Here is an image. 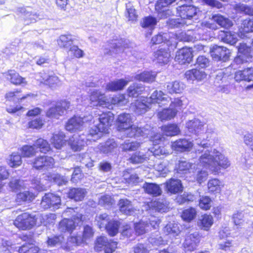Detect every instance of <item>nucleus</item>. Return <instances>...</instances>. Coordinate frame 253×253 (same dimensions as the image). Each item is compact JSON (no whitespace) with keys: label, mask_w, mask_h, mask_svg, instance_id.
<instances>
[{"label":"nucleus","mask_w":253,"mask_h":253,"mask_svg":"<svg viewBox=\"0 0 253 253\" xmlns=\"http://www.w3.org/2000/svg\"><path fill=\"white\" fill-rule=\"evenodd\" d=\"M96 219L99 228H105L111 236H114L118 233L120 226L119 222L111 220L106 213L100 214L96 217Z\"/></svg>","instance_id":"f257e3e1"},{"label":"nucleus","mask_w":253,"mask_h":253,"mask_svg":"<svg viewBox=\"0 0 253 253\" xmlns=\"http://www.w3.org/2000/svg\"><path fill=\"white\" fill-rule=\"evenodd\" d=\"M93 119V118L91 115L84 118L74 116L69 119L67 122L65 126L66 129L71 132L81 130L85 123H87L88 121H91Z\"/></svg>","instance_id":"f03ea898"},{"label":"nucleus","mask_w":253,"mask_h":253,"mask_svg":"<svg viewBox=\"0 0 253 253\" xmlns=\"http://www.w3.org/2000/svg\"><path fill=\"white\" fill-rule=\"evenodd\" d=\"M125 134L128 137L138 138L139 137H147L150 133V126L146 125L144 127H141L134 125H131L123 131Z\"/></svg>","instance_id":"7ed1b4c3"},{"label":"nucleus","mask_w":253,"mask_h":253,"mask_svg":"<svg viewBox=\"0 0 253 253\" xmlns=\"http://www.w3.org/2000/svg\"><path fill=\"white\" fill-rule=\"evenodd\" d=\"M54 160L48 156H40L36 157L32 162L33 168L38 170H47L53 167Z\"/></svg>","instance_id":"20e7f679"},{"label":"nucleus","mask_w":253,"mask_h":253,"mask_svg":"<svg viewBox=\"0 0 253 253\" xmlns=\"http://www.w3.org/2000/svg\"><path fill=\"white\" fill-rule=\"evenodd\" d=\"M117 246V242H109L107 237L101 236L97 239L94 249L97 252L104 251L105 253H113Z\"/></svg>","instance_id":"39448f33"},{"label":"nucleus","mask_w":253,"mask_h":253,"mask_svg":"<svg viewBox=\"0 0 253 253\" xmlns=\"http://www.w3.org/2000/svg\"><path fill=\"white\" fill-rule=\"evenodd\" d=\"M14 224L20 229H30L35 224V220L27 213H23L17 217Z\"/></svg>","instance_id":"423d86ee"},{"label":"nucleus","mask_w":253,"mask_h":253,"mask_svg":"<svg viewBox=\"0 0 253 253\" xmlns=\"http://www.w3.org/2000/svg\"><path fill=\"white\" fill-rule=\"evenodd\" d=\"M210 53L212 57L216 61L226 62L230 56V52L228 48L216 45H213L211 48Z\"/></svg>","instance_id":"0eeeda50"},{"label":"nucleus","mask_w":253,"mask_h":253,"mask_svg":"<svg viewBox=\"0 0 253 253\" xmlns=\"http://www.w3.org/2000/svg\"><path fill=\"white\" fill-rule=\"evenodd\" d=\"M215 154H211L209 150L206 151L199 158V164L206 169H209L212 173L217 169L215 166Z\"/></svg>","instance_id":"6e6552de"},{"label":"nucleus","mask_w":253,"mask_h":253,"mask_svg":"<svg viewBox=\"0 0 253 253\" xmlns=\"http://www.w3.org/2000/svg\"><path fill=\"white\" fill-rule=\"evenodd\" d=\"M93 235V232L91 227L86 225L84 227L82 236L77 235L76 236H71L69 239V242H71V243L75 245L79 246L85 242L88 239L92 237Z\"/></svg>","instance_id":"1a4fd4ad"},{"label":"nucleus","mask_w":253,"mask_h":253,"mask_svg":"<svg viewBox=\"0 0 253 253\" xmlns=\"http://www.w3.org/2000/svg\"><path fill=\"white\" fill-rule=\"evenodd\" d=\"M87 142L85 134H75L69 139L68 144L73 151H78L81 150L85 145H87Z\"/></svg>","instance_id":"9d476101"},{"label":"nucleus","mask_w":253,"mask_h":253,"mask_svg":"<svg viewBox=\"0 0 253 253\" xmlns=\"http://www.w3.org/2000/svg\"><path fill=\"white\" fill-rule=\"evenodd\" d=\"M193 146V143L185 138L178 139L172 142L171 144L172 149L178 152L190 151Z\"/></svg>","instance_id":"9b49d317"},{"label":"nucleus","mask_w":253,"mask_h":253,"mask_svg":"<svg viewBox=\"0 0 253 253\" xmlns=\"http://www.w3.org/2000/svg\"><path fill=\"white\" fill-rule=\"evenodd\" d=\"M64 241V238L62 235L51 236L47 237L45 244L48 247H60L64 250H70V247L68 245L70 242L68 241L67 244H65Z\"/></svg>","instance_id":"f8f14e48"},{"label":"nucleus","mask_w":253,"mask_h":253,"mask_svg":"<svg viewBox=\"0 0 253 253\" xmlns=\"http://www.w3.org/2000/svg\"><path fill=\"white\" fill-rule=\"evenodd\" d=\"M108 45L112 55L122 52L124 48L128 47L127 41L122 39L113 40Z\"/></svg>","instance_id":"ddd939ff"},{"label":"nucleus","mask_w":253,"mask_h":253,"mask_svg":"<svg viewBox=\"0 0 253 253\" xmlns=\"http://www.w3.org/2000/svg\"><path fill=\"white\" fill-rule=\"evenodd\" d=\"M200 237L197 232L186 236L183 247L186 251L192 252L196 250L200 243Z\"/></svg>","instance_id":"4468645a"},{"label":"nucleus","mask_w":253,"mask_h":253,"mask_svg":"<svg viewBox=\"0 0 253 253\" xmlns=\"http://www.w3.org/2000/svg\"><path fill=\"white\" fill-rule=\"evenodd\" d=\"M198 11V8L191 5L183 4L177 8V11L179 16L184 20L185 19H191L197 14Z\"/></svg>","instance_id":"2eb2a0df"},{"label":"nucleus","mask_w":253,"mask_h":253,"mask_svg":"<svg viewBox=\"0 0 253 253\" xmlns=\"http://www.w3.org/2000/svg\"><path fill=\"white\" fill-rule=\"evenodd\" d=\"M213 153L215 154V161L214 165L217 168V169L214 170V173L218 172L221 168L225 169L230 166V161L224 155L215 149L213 150Z\"/></svg>","instance_id":"dca6fc26"},{"label":"nucleus","mask_w":253,"mask_h":253,"mask_svg":"<svg viewBox=\"0 0 253 253\" xmlns=\"http://www.w3.org/2000/svg\"><path fill=\"white\" fill-rule=\"evenodd\" d=\"M90 100L93 106H100L107 108L109 106V101H107L104 94L97 90L92 92L90 96Z\"/></svg>","instance_id":"f3484780"},{"label":"nucleus","mask_w":253,"mask_h":253,"mask_svg":"<svg viewBox=\"0 0 253 253\" xmlns=\"http://www.w3.org/2000/svg\"><path fill=\"white\" fill-rule=\"evenodd\" d=\"M96 120L99 122L98 124V126H100V129H101V131L104 132V133H107L108 128L111 126L114 120L113 114L110 112H108L107 113H103Z\"/></svg>","instance_id":"a211bd4d"},{"label":"nucleus","mask_w":253,"mask_h":253,"mask_svg":"<svg viewBox=\"0 0 253 253\" xmlns=\"http://www.w3.org/2000/svg\"><path fill=\"white\" fill-rule=\"evenodd\" d=\"M192 58L193 55L190 49L183 48L177 52L175 60L180 64H185L189 63Z\"/></svg>","instance_id":"6ab92c4d"},{"label":"nucleus","mask_w":253,"mask_h":253,"mask_svg":"<svg viewBox=\"0 0 253 253\" xmlns=\"http://www.w3.org/2000/svg\"><path fill=\"white\" fill-rule=\"evenodd\" d=\"M230 232L227 228H224L219 232V241L218 242L219 248L222 250L227 251L232 246V241L227 238L230 235Z\"/></svg>","instance_id":"aec40b11"},{"label":"nucleus","mask_w":253,"mask_h":253,"mask_svg":"<svg viewBox=\"0 0 253 253\" xmlns=\"http://www.w3.org/2000/svg\"><path fill=\"white\" fill-rule=\"evenodd\" d=\"M20 92V91L18 90L8 92L5 94V97L6 100L8 101L21 102L25 99H28L30 100L32 99L35 98L37 96L36 94L30 93L22 97H20L18 95Z\"/></svg>","instance_id":"412c9836"},{"label":"nucleus","mask_w":253,"mask_h":253,"mask_svg":"<svg viewBox=\"0 0 253 253\" xmlns=\"http://www.w3.org/2000/svg\"><path fill=\"white\" fill-rule=\"evenodd\" d=\"M118 128L120 131H124L133 124L132 117L129 114L123 113L118 116Z\"/></svg>","instance_id":"4be33fe9"},{"label":"nucleus","mask_w":253,"mask_h":253,"mask_svg":"<svg viewBox=\"0 0 253 253\" xmlns=\"http://www.w3.org/2000/svg\"><path fill=\"white\" fill-rule=\"evenodd\" d=\"M218 38L221 41L230 45H234L238 41L236 34L231 31H220Z\"/></svg>","instance_id":"5701e85b"},{"label":"nucleus","mask_w":253,"mask_h":253,"mask_svg":"<svg viewBox=\"0 0 253 253\" xmlns=\"http://www.w3.org/2000/svg\"><path fill=\"white\" fill-rule=\"evenodd\" d=\"M45 175L42 178L35 177L31 180L32 187L38 191L41 192L46 190L49 186V182Z\"/></svg>","instance_id":"b1692460"},{"label":"nucleus","mask_w":253,"mask_h":253,"mask_svg":"<svg viewBox=\"0 0 253 253\" xmlns=\"http://www.w3.org/2000/svg\"><path fill=\"white\" fill-rule=\"evenodd\" d=\"M235 80L240 82L242 81L250 82L253 81V68H249L243 71H239L235 73Z\"/></svg>","instance_id":"393cba45"},{"label":"nucleus","mask_w":253,"mask_h":253,"mask_svg":"<svg viewBox=\"0 0 253 253\" xmlns=\"http://www.w3.org/2000/svg\"><path fill=\"white\" fill-rule=\"evenodd\" d=\"M166 189L171 194H176L183 190V187L180 180L171 178L166 182Z\"/></svg>","instance_id":"a878e982"},{"label":"nucleus","mask_w":253,"mask_h":253,"mask_svg":"<svg viewBox=\"0 0 253 253\" xmlns=\"http://www.w3.org/2000/svg\"><path fill=\"white\" fill-rule=\"evenodd\" d=\"M117 147V144L114 139H108L104 143L98 145L97 149L101 153L109 154L113 152Z\"/></svg>","instance_id":"bb28decb"},{"label":"nucleus","mask_w":253,"mask_h":253,"mask_svg":"<svg viewBox=\"0 0 253 253\" xmlns=\"http://www.w3.org/2000/svg\"><path fill=\"white\" fill-rule=\"evenodd\" d=\"M186 127L189 132L198 134L203 130L204 124L198 119H194L187 122Z\"/></svg>","instance_id":"cd10ccee"},{"label":"nucleus","mask_w":253,"mask_h":253,"mask_svg":"<svg viewBox=\"0 0 253 253\" xmlns=\"http://www.w3.org/2000/svg\"><path fill=\"white\" fill-rule=\"evenodd\" d=\"M41 83L48 85L52 89H56L60 86L62 83L59 78L56 76H47L45 74L42 77Z\"/></svg>","instance_id":"c85d7f7f"},{"label":"nucleus","mask_w":253,"mask_h":253,"mask_svg":"<svg viewBox=\"0 0 253 253\" xmlns=\"http://www.w3.org/2000/svg\"><path fill=\"white\" fill-rule=\"evenodd\" d=\"M128 83L124 79L117 80L106 84V89L110 91H117L122 90Z\"/></svg>","instance_id":"c756f323"},{"label":"nucleus","mask_w":253,"mask_h":253,"mask_svg":"<svg viewBox=\"0 0 253 253\" xmlns=\"http://www.w3.org/2000/svg\"><path fill=\"white\" fill-rule=\"evenodd\" d=\"M154 57L158 63L166 64L169 61L170 55L168 49L161 48L154 53Z\"/></svg>","instance_id":"7c9ffc66"},{"label":"nucleus","mask_w":253,"mask_h":253,"mask_svg":"<svg viewBox=\"0 0 253 253\" xmlns=\"http://www.w3.org/2000/svg\"><path fill=\"white\" fill-rule=\"evenodd\" d=\"M41 204L43 206H57L61 204V199L53 193H47L43 197Z\"/></svg>","instance_id":"2f4dec72"},{"label":"nucleus","mask_w":253,"mask_h":253,"mask_svg":"<svg viewBox=\"0 0 253 253\" xmlns=\"http://www.w3.org/2000/svg\"><path fill=\"white\" fill-rule=\"evenodd\" d=\"M149 104L146 98L143 99L142 101L137 100L132 107L136 114L141 115L145 114L148 111L149 108Z\"/></svg>","instance_id":"473e14b6"},{"label":"nucleus","mask_w":253,"mask_h":253,"mask_svg":"<svg viewBox=\"0 0 253 253\" xmlns=\"http://www.w3.org/2000/svg\"><path fill=\"white\" fill-rule=\"evenodd\" d=\"M100 126H98V123L91 127L88 130V133L85 135V138L87 141H94L99 139L101 136V133L103 132L100 129Z\"/></svg>","instance_id":"72a5a7b5"},{"label":"nucleus","mask_w":253,"mask_h":253,"mask_svg":"<svg viewBox=\"0 0 253 253\" xmlns=\"http://www.w3.org/2000/svg\"><path fill=\"white\" fill-rule=\"evenodd\" d=\"M65 137L64 133L60 131L58 133H54L50 141L55 148L60 149L66 143Z\"/></svg>","instance_id":"f704fd0d"},{"label":"nucleus","mask_w":253,"mask_h":253,"mask_svg":"<svg viewBox=\"0 0 253 253\" xmlns=\"http://www.w3.org/2000/svg\"><path fill=\"white\" fill-rule=\"evenodd\" d=\"M211 20L224 28L228 29L233 25L232 22L230 19L218 14L213 15Z\"/></svg>","instance_id":"c9c22d12"},{"label":"nucleus","mask_w":253,"mask_h":253,"mask_svg":"<svg viewBox=\"0 0 253 253\" xmlns=\"http://www.w3.org/2000/svg\"><path fill=\"white\" fill-rule=\"evenodd\" d=\"M145 90V87L141 84L134 83L127 89V94L129 97H137Z\"/></svg>","instance_id":"e433bc0d"},{"label":"nucleus","mask_w":253,"mask_h":253,"mask_svg":"<svg viewBox=\"0 0 253 253\" xmlns=\"http://www.w3.org/2000/svg\"><path fill=\"white\" fill-rule=\"evenodd\" d=\"M213 223V219L211 215L205 214L199 219L198 224L202 229L208 231Z\"/></svg>","instance_id":"4c0bfd02"},{"label":"nucleus","mask_w":253,"mask_h":253,"mask_svg":"<svg viewBox=\"0 0 253 253\" xmlns=\"http://www.w3.org/2000/svg\"><path fill=\"white\" fill-rule=\"evenodd\" d=\"M156 74L155 72L144 71L134 76V79L146 83H152L155 80Z\"/></svg>","instance_id":"58836bf2"},{"label":"nucleus","mask_w":253,"mask_h":253,"mask_svg":"<svg viewBox=\"0 0 253 253\" xmlns=\"http://www.w3.org/2000/svg\"><path fill=\"white\" fill-rule=\"evenodd\" d=\"M6 79L12 84L16 85L26 84L25 78L21 77L14 70H10L5 74Z\"/></svg>","instance_id":"ea45409f"},{"label":"nucleus","mask_w":253,"mask_h":253,"mask_svg":"<svg viewBox=\"0 0 253 253\" xmlns=\"http://www.w3.org/2000/svg\"><path fill=\"white\" fill-rule=\"evenodd\" d=\"M76 226V222L72 219L65 218L59 224V230L61 232H72Z\"/></svg>","instance_id":"a19ab883"},{"label":"nucleus","mask_w":253,"mask_h":253,"mask_svg":"<svg viewBox=\"0 0 253 253\" xmlns=\"http://www.w3.org/2000/svg\"><path fill=\"white\" fill-rule=\"evenodd\" d=\"M149 103H160L163 101H169L170 98L167 97L162 91L155 90L150 97L146 98Z\"/></svg>","instance_id":"79ce46f5"},{"label":"nucleus","mask_w":253,"mask_h":253,"mask_svg":"<svg viewBox=\"0 0 253 253\" xmlns=\"http://www.w3.org/2000/svg\"><path fill=\"white\" fill-rule=\"evenodd\" d=\"M74 39L71 35H61L57 40L58 45L61 48H68L73 44Z\"/></svg>","instance_id":"37998d69"},{"label":"nucleus","mask_w":253,"mask_h":253,"mask_svg":"<svg viewBox=\"0 0 253 253\" xmlns=\"http://www.w3.org/2000/svg\"><path fill=\"white\" fill-rule=\"evenodd\" d=\"M142 187L145 192L155 196H159L162 193L159 186L156 184L145 182Z\"/></svg>","instance_id":"c03bdc74"},{"label":"nucleus","mask_w":253,"mask_h":253,"mask_svg":"<svg viewBox=\"0 0 253 253\" xmlns=\"http://www.w3.org/2000/svg\"><path fill=\"white\" fill-rule=\"evenodd\" d=\"M86 194L84 189L81 188H73L68 193L70 198L76 201H80L83 200Z\"/></svg>","instance_id":"a18cd8bd"},{"label":"nucleus","mask_w":253,"mask_h":253,"mask_svg":"<svg viewBox=\"0 0 253 253\" xmlns=\"http://www.w3.org/2000/svg\"><path fill=\"white\" fill-rule=\"evenodd\" d=\"M162 130L166 135L169 136L177 135L180 133V128L175 124H169L163 126Z\"/></svg>","instance_id":"49530a36"},{"label":"nucleus","mask_w":253,"mask_h":253,"mask_svg":"<svg viewBox=\"0 0 253 253\" xmlns=\"http://www.w3.org/2000/svg\"><path fill=\"white\" fill-rule=\"evenodd\" d=\"M185 88V85L177 81L169 83L167 85V89L170 93H179L182 92Z\"/></svg>","instance_id":"de8ad7c7"},{"label":"nucleus","mask_w":253,"mask_h":253,"mask_svg":"<svg viewBox=\"0 0 253 253\" xmlns=\"http://www.w3.org/2000/svg\"><path fill=\"white\" fill-rule=\"evenodd\" d=\"M22 163L21 156L18 152L12 153L8 158V164L11 168H16Z\"/></svg>","instance_id":"09e8293b"},{"label":"nucleus","mask_w":253,"mask_h":253,"mask_svg":"<svg viewBox=\"0 0 253 253\" xmlns=\"http://www.w3.org/2000/svg\"><path fill=\"white\" fill-rule=\"evenodd\" d=\"M126 16L128 20L132 22L137 20L138 15L135 9L130 2L126 4Z\"/></svg>","instance_id":"8fccbe9b"},{"label":"nucleus","mask_w":253,"mask_h":253,"mask_svg":"<svg viewBox=\"0 0 253 253\" xmlns=\"http://www.w3.org/2000/svg\"><path fill=\"white\" fill-rule=\"evenodd\" d=\"M45 177H47L48 182L53 181L59 186L65 185L68 182L66 178L58 174L48 173Z\"/></svg>","instance_id":"3c124183"},{"label":"nucleus","mask_w":253,"mask_h":253,"mask_svg":"<svg viewBox=\"0 0 253 253\" xmlns=\"http://www.w3.org/2000/svg\"><path fill=\"white\" fill-rule=\"evenodd\" d=\"M222 187V182L216 178L210 179L208 182V190L211 192L218 193Z\"/></svg>","instance_id":"603ef678"},{"label":"nucleus","mask_w":253,"mask_h":253,"mask_svg":"<svg viewBox=\"0 0 253 253\" xmlns=\"http://www.w3.org/2000/svg\"><path fill=\"white\" fill-rule=\"evenodd\" d=\"M157 22V19L156 18L149 16L142 18L140 22V24L143 28L152 30L154 29Z\"/></svg>","instance_id":"864d4df0"},{"label":"nucleus","mask_w":253,"mask_h":253,"mask_svg":"<svg viewBox=\"0 0 253 253\" xmlns=\"http://www.w3.org/2000/svg\"><path fill=\"white\" fill-rule=\"evenodd\" d=\"M196 214L197 211L196 209L192 207H190L183 211L181 217L183 220L190 222L195 218Z\"/></svg>","instance_id":"5fc2aeb1"},{"label":"nucleus","mask_w":253,"mask_h":253,"mask_svg":"<svg viewBox=\"0 0 253 253\" xmlns=\"http://www.w3.org/2000/svg\"><path fill=\"white\" fill-rule=\"evenodd\" d=\"M35 195L29 191L20 192L17 195L16 201L17 203L23 202H30L35 198Z\"/></svg>","instance_id":"6e6d98bb"},{"label":"nucleus","mask_w":253,"mask_h":253,"mask_svg":"<svg viewBox=\"0 0 253 253\" xmlns=\"http://www.w3.org/2000/svg\"><path fill=\"white\" fill-rule=\"evenodd\" d=\"M63 114V110L57 105L55 107H50L46 112V116L49 118L58 119Z\"/></svg>","instance_id":"4d7b16f0"},{"label":"nucleus","mask_w":253,"mask_h":253,"mask_svg":"<svg viewBox=\"0 0 253 253\" xmlns=\"http://www.w3.org/2000/svg\"><path fill=\"white\" fill-rule=\"evenodd\" d=\"M22 18L25 25L34 23L39 19V15L37 13L28 11L24 12Z\"/></svg>","instance_id":"13d9d810"},{"label":"nucleus","mask_w":253,"mask_h":253,"mask_svg":"<svg viewBox=\"0 0 253 253\" xmlns=\"http://www.w3.org/2000/svg\"><path fill=\"white\" fill-rule=\"evenodd\" d=\"M134 229L136 234L141 235L150 230V225L147 221L142 220L134 224Z\"/></svg>","instance_id":"bf43d9fd"},{"label":"nucleus","mask_w":253,"mask_h":253,"mask_svg":"<svg viewBox=\"0 0 253 253\" xmlns=\"http://www.w3.org/2000/svg\"><path fill=\"white\" fill-rule=\"evenodd\" d=\"M175 115V110L170 108L169 109H164L162 111L159 112L158 116L161 120L163 121L170 120L173 118Z\"/></svg>","instance_id":"052dcab7"},{"label":"nucleus","mask_w":253,"mask_h":253,"mask_svg":"<svg viewBox=\"0 0 253 253\" xmlns=\"http://www.w3.org/2000/svg\"><path fill=\"white\" fill-rule=\"evenodd\" d=\"M34 146L39 148L40 149V151L44 153L49 151L50 149V145L48 142L42 138L37 139L35 141Z\"/></svg>","instance_id":"680f3d73"},{"label":"nucleus","mask_w":253,"mask_h":253,"mask_svg":"<svg viewBox=\"0 0 253 253\" xmlns=\"http://www.w3.org/2000/svg\"><path fill=\"white\" fill-rule=\"evenodd\" d=\"M20 151L23 157H32L36 154V151L34 145H24L21 148Z\"/></svg>","instance_id":"e2e57ef3"},{"label":"nucleus","mask_w":253,"mask_h":253,"mask_svg":"<svg viewBox=\"0 0 253 253\" xmlns=\"http://www.w3.org/2000/svg\"><path fill=\"white\" fill-rule=\"evenodd\" d=\"M164 231L173 236H177L180 232L178 225L175 223L168 224L165 227Z\"/></svg>","instance_id":"0e129e2a"},{"label":"nucleus","mask_w":253,"mask_h":253,"mask_svg":"<svg viewBox=\"0 0 253 253\" xmlns=\"http://www.w3.org/2000/svg\"><path fill=\"white\" fill-rule=\"evenodd\" d=\"M208 173L206 170L197 169L193 175L194 180L198 183L201 184L205 181L208 177Z\"/></svg>","instance_id":"69168bd1"},{"label":"nucleus","mask_w":253,"mask_h":253,"mask_svg":"<svg viewBox=\"0 0 253 253\" xmlns=\"http://www.w3.org/2000/svg\"><path fill=\"white\" fill-rule=\"evenodd\" d=\"M110 103L112 104L118 106H123L128 102L127 99L126 98L124 94L116 95L110 99Z\"/></svg>","instance_id":"338daca9"},{"label":"nucleus","mask_w":253,"mask_h":253,"mask_svg":"<svg viewBox=\"0 0 253 253\" xmlns=\"http://www.w3.org/2000/svg\"><path fill=\"white\" fill-rule=\"evenodd\" d=\"M38 247L31 245H25L19 249V253H39Z\"/></svg>","instance_id":"774afa93"}]
</instances>
